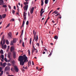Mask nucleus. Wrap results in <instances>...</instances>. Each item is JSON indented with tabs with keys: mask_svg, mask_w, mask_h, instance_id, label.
Here are the masks:
<instances>
[{
	"mask_svg": "<svg viewBox=\"0 0 76 76\" xmlns=\"http://www.w3.org/2000/svg\"><path fill=\"white\" fill-rule=\"evenodd\" d=\"M0 53L1 54H4V52H3V50H1L0 51Z\"/></svg>",
	"mask_w": 76,
	"mask_h": 76,
	"instance_id": "22",
	"label": "nucleus"
},
{
	"mask_svg": "<svg viewBox=\"0 0 76 76\" xmlns=\"http://www.w3.org/2000/svg\"><path fill=\"white\" fill-rule=\"evenodd\" d=\"M28 55L30 56L31 55V53L30 52V50H28Z\"/></svg>",
	"mask_w": 76,
	"mask_h": 76,
	"instance_id": "23",
	"label": "nucleus"
},
{
	"mask_svg": "<svg viewBox=\"0 0 76 76\" xmlns=\"http://www.w3.org/2000/svg\"><path fill=\"white\" fill-rule=\"evenodd\" d=\"M43 10V9L42 8L41 9V11H40L41 12H42Z\"/></svg>",
	"mask_w": 76,
	"mask_h": 76,
	"instance_id": "61",
	"label": "nucleus"
},
{
	"mask_svg": "<svg viewBox=\"0 0 76 76\" xmlns=\"http://www.w3.org/2000/svg\"><path fill=\"white\" fill-rule=\"evenodd\" d=\"M12 65H14L15 64V62L14 61H12Z\"/></svg>",
	"mask_w": 76,
	"mask_h": 76,
	"instance_id": "52",
	"label": "nucleus"
},
{
	"mask_svg": "<svg viewBox=\"0 0 76 76\" xmlns=\"http://www.w3.org/2000/svg\"><path fill=\"white\" fill-rule=\"evenodd\" d=\"M44 50H45V51H47V49H46L45 48Z\"/></svg>",
	"mask_w": 76,
	"mask_h": 76,
	"instance_id": "63",
	"label": "nucleus"
},
{
	"mask_svg": "<svg viewBox=\"0 0 76 76\" xmlns=\"http://www.w3.org/2000/svg\"><path fill=\"white\" fill-rule=\"evenodd\" d=\"M36 45H37V46L38 47H39V43H36Z\"/></svg>",
	"mask_w": 76,
	"mask_h": 76,
	"instance_id": "45",
	"label": "nucleus"
},
{
	"mask_svg": "<svg viewBox=\"0 0 76 76\" xmlns=\"http://www.w3.org/2000/svg\"><path fill=\"white\" fill-rule=\"evenodd\" d=\"M9 48H10V47L8 45V48H7L8 50H9Z\"/></svg>",
	"mask_w": 76,
	"mask_h": 76,
	"instance_id": "62",
	"label": "nucleus"
},
{
	"mask_svg": "<svg viewBox=\"0 0 76 76\" xmlns=\"http://www.w3.org/2000/svg\"><path fill=\"white\" fill-rule=\"evenodd\" d=\"M4 39V36L3 35V37H2L1 39V41H3Z\"/></svg>",
	"mask_w": 76,
	"mask_h": 76,
	"instance_id": "44",
	"label": "nucleus"
},
{
	"mask_svg": "<svg viewBox=\"0 0 76 76\" xmlns=\"http://www.w3.org/2000/svg\"><path fill=\"white\" fill-rule=\"evenodd\" d=\"M13 58H16V54L15 53H13Z\"/></svg>",
	"mask_w": 76,
	"mask_h": 76,
	"instance_id": "11",
	"label": "nucleus"
},
{
	"mask_svg": "<svg viewBox=\"0 0 76 76\" xmlns=\"http://www.w3.org/2000/svg\"><path fill=\"white\" fill-rule=\"evenodd\" d=\"M2 17L1 15H0V20H2Z\"/></svg>",
	"mask_w": 76,
	"mask_h": 76,
	"instance_id": "39",
	"label": "nucleus"
},
{
	"mask_svg": "<svg viewBox=\"0 0 76 76\" xmlns=\"http://www.w3.org/2000/svg\"><path fill=\"white\" fill-rule=\"evenodd\" d=\"M15 49H14V47L13 46H11V49H10V51L11 52H12V51H14Z\"/></svg>",
	"mask_w": 76,
	"mask_h": 76,
	"instance_id": "9",
	"label": "nucleus"
},
{
	"mask_svg": "<svg viewBox=\"0 0 76 76\" xmlns=\"http://www.w3.org/2000/svg\"><path fill=\"white\" fill-rule=\"evenodd\" d=\"M44 12H45V10H44V11H43L42 12H41V11H40V13H43Z\"/></svg>",
	"mask_w": 76,
	"mask_h": 76,
	"instance_id": "54",
	"label": "nucleus"
},
{
	"mask_svg": "<svg viewBox=\"0 0 76 76\" xmlns=\"http://www.w3.org/2000/svg\"><path fill=\"white\" fill-rule=\"evenodd\" d=\"M3 40L1 41V42H0V44L2 45V46L3 45V44H2V41Z\"/></svg>",
	"mask_w": 76,
	"mask_h": 76,
	"instance_id": "37",
	"label": "nucleus"
},
{
	"mask_svg": "<svg viewBox=\"0 0 76 76\" xmlns=\"http://www.w3.org/2000/svg\"><path fill=\"white\" fill-rule=\"evenodd\" d=\"M2 48H7V45H4V46H3V45L2 46Z\"/></svg>",
	"mask_w": 76,
	"mask_h": 76,
	"instance_id": "16",
	"label": "nucleus"
},
{
	"mask_svg": "<svg viewBox=\"0 0 76 76\" xmlns=\"http://www.w3.org/2000/svg\"><path fill=\"white\" fill-rule=\"evenodd\" d=\"M60 15V14L59 13H58V14H57L56 15H55V17H56L57 16H58V15Z\"/></svg>",
	"mask_w": 76,
	"mask_h": 76,
	"instance_id": "40",
	"label": "nucleus"
},
{
	"mask_svg": "<svg viewBox=\"0 0 76 76\" xmlns=\"http://www.w3.org/2000/svg\"><path fill=\"white\" fill-rule=\"evenodd\" d=\"M13 69H14V70H15L16 72H18V69L16 66H14V68H11V70L12 71H13Z\"/></svg>",
	"mask_w": 76,
	"mask_h": 76,
	"instance_id": "3",
	"label": "nucleus"
},
{
	"mask_svg": "<svg viewBox=\"0 0 76 76\" xmlns=\"http://www.w3.org/2000/svg\"><path fill=\"white\" fill-rule=\"evenodd\" d=\"M13 8L14 10H16V7L15 6H14V7H13Z\"/></svg>",
	"mask_w": 76,
	"mask_h": 76,
	"instance_id": "47",
	"label": "nucleus"
},
{
	"mask_svg": "<svg viewBox=\"0 0 76 76\" xmlns=\"http://www.w3.org/2000/svg\"><path fill=\"white\" fill-rule=\"evenodd\" d=\"M32 54L34 53V52H35L36 53H38V50L36 49H32V50H31Z\"/></svg>",
	"mask_w": 76,
	"mask_h": 76,
	"instance_id": "4",
	"label": "nucleus"
},
{
	"mask_svg": "<svg viewBox=\"0 0 76 76\" xmlns=\"http://www.w3.org/2000/svg\"><path fill=\"white\" fill-rule=\"evenodd\" d=\"M28 5H26L25 6H24V10L25 11H27V9L28 8Z\"/></svg>",
	"mask_w": 76,
	"mask_h": 76,
	"instance_id": "7",
	"label": "nucleus"
},
{
	"mask_svg": "<svg viewBox=\"0 0 76 76\" xmlns=\"http://www.w3.org/2000/svg\"><path fill=\"white\" fill-rule=\"evenodd\" d=\"M16 40H17L16 38L13 39V41H12V42H13V43H15L16 42Z\"/></svg>",
	"mask_w": 76,
	"mask_h": 76,
	"instance_id": "14",
	"label": "nucleus"
},
{
	"mask_svg": "<svg viewBox=\"0 0 76 76\" xmlns=\"http://www.w3.org/2000/svg\"><path fill=\"white\" fill-rule=\"evenodd\" d=\"M4 72V71H1V73H0V76H2V74H3V73Z\"/></svg>",
	"mask_w": 76,
	"mask_h": 76,
	"instance_id": "25",
	"label": "nucleus"
},
{
	"mask_svg": "<svg viewBox=\"0 0 76 76\" xmlns=\"http://www.w3.org/2000/svg\"><path fill=\"white\" fill-rule=\"evenodd\" d=\"M45 4H48V0H45Z\"/></svg>",
	"mask_w": 76,
	"mask_h": 76,
	"instance_id": "20",
	"label": "nucleus"
},
{
	"mask_svg": "<svg viewBox=\"0 0 76 76\" xmlns=\"http://www.w3.org/2000/svg\"><path fill=\"white\" fill-rule=\"evenodd\" d=\"M4 60L6 62H7L8 61L7 60V59L6 58H4Z\"/></svg>",
	"mask_w": 76,
	"mask_h": 76,
	"instance_id": "32",
	"label": "nucleus"
},
{
	"mask_svg": "<svg viewBox=\"0 0 76 76\" xmlns=\"http://www.w3.org/2000/svg\"><path fill=\"white\" fill-rule=\"evenodd\" d=\"M28 3L27 2H24V5H26L27 4H28Z\"/></svg>",
	"mask_w": 76,
	"mask_h": 76,
	"instance_id": "43",
	"label": "nucleus"
},
{
	"mask_svg": "<svg viewBox=\"0 0 76 76\" xmlns=\"http://www.w3.org/2000/svg\"><path fill=\"white\" fill-rule=\"evenodd\" d=\"M8 38L9 39H11V33L10 32L8 33Z\"/></svg>",
	"mask_w": 76,
	"mask_h": 76,
	"instance_id": "6",
	"label": "nucleus"
},
{
	"mask_svg": "<svg viewBox=\"0 0 76 76\" xmlns=\"http://www.w3.org/2000/svg\"><path fill=\"white\" fill-rule=\"evenodd\" d=\"M8 57L9 58H10V54H8Z\"/></svg>",
	"mask_w": 76,
	"mask_h": 76,
	"instance_id": "42",
	"label": "nucleus"
},
{
	"mask_svg": "<svg viewBox=\"0 0 76 76\" xmlns=\"http://www.w3.org/2000/svg\"><path fill=\"white\" fill-rule=\"evenodd\" d=\"M1 58L2 59H4V55H1Z\"/></svg>",
	"mask_w": 76,
	"mask_h": 76,
	"instance_id": "21",
	"label": "nucleus"
},
{
	"mask_svg": "<svg viewBox=\"0 0 76 76\" xmlns=\"http://www.w3.org/2000/svg\"><path fill=\"white\" fill-rule=\"evenodd\" d=\"M58 12H57L56 11H55L54 12H53V13H55V14H58Z\"/></svg>",
	"mask_w": 76,
	"mask_h": 76,
	"instance_id": "24",
	"label": "nucleus"
},
{
	"mask_svg": "<svg viewBox=\"0 0 76 76\" xmlns=\"http://www.w3.org/2000/svg\"><path fill=\"white\" fill-rule=\"evenodd\" d=\"M6 43L7 45L9 44V41H8V39L6 40Z\"/></svg>",
	"mask_w": 76,
	"mask_h": 76,
	"instance_id": "18",
	"label": "nucleus"
},
{
	"mask_svg": "<svg viewBox=\"0 0 76 76\" xmlns=\"http://www.w3.org/2000/svg\"><path fill=\"white\" fill-rule=\"evenodd\" d=\"M23 30H22V33H21V35H20V37H21V36H22L23 34Z\"/></svg>",
	"mask_w": 76,
	"mask_h": 76,
	"instance_id": "31",
	"label": "nucleus"
},
{
	"mask_svg": "<svg viewBox=\"0 0 76 76\" xmlns=\"http://www.w3.org/2000/svg\"><path fill=\"white\" fill-rule=\"evenodd\" d=\"M2 7L4 8H7V5H2Z\"/></svg>",
	"mask_w": 76,
	"mask_h": 76,
	"instance_id": "28",
	"label": "nucleus"
},
{
	"mask_svg": "<svg viewBox=\"0 0 76 76\" xmlns=\"http://www.w3.org/2000/svg\"><path fill=\"white\" fill-rule=\"evenodd\" d=\"M53 10H51L50 11V12H49V15H50L51 12H53Z\"/></svg>",
	"mask_w": 76,
	"mask_h": 76,
	"instance_id": "34",
	"label": "nucleus"
},
{
	"mask_svg": "<svg viewBox=\"0 0 76 76\" xmlns=\"http://www.w3.org/2000/svg\"><path fill=\"white\" fill-rule=\"evenodd\" d=\"M34 7H32L31 9L30 10V14H32V13L34 12Z\"/></svg>",
	"mask_w": 76,
	"mask_h": 76,
	"instance_id": "8",
	"label": "nucleus"
},
{
	"mask_svg": "<svg viewBox=\"0 0 76 76\" xmlns=\"http://www.w3.org/2000/svg\"><path fill=\"white\" fill-rule=\"evenodd\" d=\"M12 14H15V10H12Z\"/></svg>",
	"mask_w": 76,
	"mask_h": 76,
	"instance_id": "35",
	"label": "nucleus"
},
{
	"mask_svg": "<svg viewBox=\"0 0 76 76\" xmlns=\"http://www.w3.org/2000/svg\"><path fill=\"white\" fill-rule=\"evenodd\" d=\"M8 66H11L10 64V63H8Z\"/></svg>",
	"mask_w": 76,
	"mask_h": 76,
	"instance_id": "56",
	"label": "nucleus"
},
{
	"mask_svg": "<svg viewBox=\"0 0 76 76\" xmlns=\"http://www.w3.org/2000/svg\"><path fill=\"white\" fill-rule=\"evenodd\" d=\"M31 65V61H28V67H29V66Z\"/></svg>",
	"mask_w": 76,
	"mask_h": 76,
	"instance_id": "15",
	"label": "nucleus"
},
{
	"mask_svg": "<svg viewBox=\"0 0 76 76\" xmlns=\"http://www.w3.org/2000/svg\"><path fill=\"white\" fill-rule=\"evenodd\" d=\"M8 7H9V9H11V6H10L9 5V6H8Z\"/></svg>",
	"mask_w": 76,
	"mask_h": 76,
	"instance_id": "49",
	"label": "nucleus"
},
{
	"mask_svg": "<svg viewBox=\"0 0 76 76\" xmlns=\"http://www.w3.org/2000/svg\"><path fill=\"white\" fill-rule=\"evenodd\" d=\"M25 24V21L24 20H23V23H22V25L20 26V27L21 28H22V27H24V25Z\"/></svg>",
	"mask_w": 76,
	"mask_h": 76,
	"instance_id": "12",
	"label": "nucleus"
},
{
	"mask_svg": "<svg viewBox=\"0 0 76 76\" xmlns=\"http://www.w3.org/2000/svg\"><path fill=\"white\" fill-rule=\"evenodd\" d=\"M26 13H25V12H24L23 16H24V20H25L26 19Z\"/></svg>",
	"mask_w": 76,
	"mask_h": 76,
	"instance_id": "10",
	"label": "nucleus"
},
{
	"mask_svg": "<svg viewBox=\"0 0 76 76\" xmlns=\"http://www.w3.org/2000/svg\"><path fill=\"white\" fill-rule=\"evenodd\" d=\"M14 43L13 42V41H11V43H10V45H13V43Z\"/></svg>",
	"mask_w": 76,
	"mask_h": 76,
	"instance_id": "26",
	"label": "nucleus"
},
{
	"mask_svg": "<svg viewBox=\"0 0 76 76\" xmlns=\"http://www.w3.org/2000/svg\"><path fill=\"white\" fill-rule=\"evenodd\" d=\"M18 61H20V66H23L25 62L26 63L28 61V58L25 55H24L23 56H20L18 57Z\"/></svg>",
	"mask_w": 76,
	"mask_h": 76,
	"instance_id": "1",
	"label": "nucleus"
},
{
	"mask_svg": "<svg viewBox=\"0 0 76 76\" xmlns=\"http://www.w3.org/2000/svg\"><path fill=\"white\" fill-rule=\"evenodd\" d=\"M28 24V21H27L26 22V25H27Z\"/></svg>",
	"mask_w": 76,
	"mask_h": 76,
	"instance_id": "41",
	"label": "nucleus"
},
{
	"mask_svg": "<svg viewBox=\"0 0 76 76\" xmlns=\"http://www.w3.org/2000/svg\"><path fill=\"white\" fill-rule=\"evenodd\" d=\"M22 46L23 47H25L24 42H23V43L22 44Z\"/></svg>",
	"mask_w": 76,
	"mask_h": 76,
	"instance_id": "33",
	"label": "nucleus"
},
{
	"mask_svg": "<svg viewBox=\"0 0 76 76\" xmlns=\"http://www.w3.org/2000/svg\"><path fill=\"white\" fill-rule=\"evenodd\" d=\"M6 65V63H4L2 64L1 65V66H2L4 67Z\"/></svg>",
	"mask_w": 76,
	"mask_h": 76,
	"instance_id": "13",
	"label": "nucleus"
},
{
	"mask_svg": "<svg viewBox=\"0 0 76 76\" xmlns=\"http://www.w3.org/2000/svg\"><path fill=\"white\" fill-rule=\"evenodd\" d=\"M10 68L9 66H7L5 68L4 70L5 71H10Z\"/></svg>",
	"mask_w": 76,
	"mask_h": 76,
	"instance_id": "5",
	"label": "nucleus"
},
{
	"mask_svg": "<svg viewBox=\"0 0 76 76\" xmlns=\"http://www.w3.org/2000/svg\"><path fill=\"white\" fill-rule=\"evenodd\" d=\"M31 38H30V39L29 40V44H30V45H31Z\"/></svg>",
	"mask_w": 76,
	"mask_h": 76,
	"instance_id": "27",
	"label": "nucleus"
},
{
	"mask_svg": "<svg viewBox=\"0 0 76 76\" xmlns=\"http://www.w3.org/2000/svg\"><path fill=\"white\" fill-rule=\"evenodd\" d=\"M33 34L34 35V39H33V41H35L36 42L38 40V36L37 35L36 37V32L34 30H33Z\"/></svg>",
	"mask_w": 76,
	"mask_h": 76,
	"instance_id": "2",
	"label": "nucleus"
},
{
	"mask_svg": "<svg viewBox=\"0 0 76 76\" xmlns=\"http://www.w3.org/2000/svg\"><path fill=\"white\" fill-rule=\"evenodd\" d=\"M53 52V51L52 50L51 51V52H50V54H49V56H48V57H50V56H51V55H52V53Z\"/></svg>",
	"mask_w": 76,
	"mask_h": 76,
	"instance_id": "19",
	"label": "nucleus"
},
{
	"mask_svg": "<svg viewBox=\"0 0 76 76\" xmlns=\"http://www.w3.org/2000/svg\"><path fill=\"white\" fill-rule=\"evenodd\" d=\"M34 41H33L32 42V45L33 46V45H34Z\"/></svg>",
	"mask_w": 76,
	"mask_h": 76,
	"instance_id": "50",
	"label": "nucleus"
},
{
	"mask_svg": "<svg viewBox=\"0 0 76 76\" xmlns=\"http://www.w3.org/2000/svg\"><path fill=\"white\" fill-rule=\"evenodd\" d=\"M24 69H27L28 68H27V66H26V67H25V68Z\"/></svg>",
	"mask_w": 76,
	"mask_h": 76,
	"instance_id": "48",
	"label": "nucleus"
},
{
	"mask_svg": "<svg viewBox=\"0 0 76 76\" xmlns=\"http://www.w3.org/2000/svg\"><path fill=\"white\" fill-rule=\"evenodd\" d=\"M3 41V44L4 45L5 44V40H4V41Z\"/></svg>",
	"mask_w": 76,
	"mask_h": 76,
	"instance_id": "46",
	"label": "nucleus"
},
{
	"mask_svg": "<svg viewBox=\"0 0 76 76\" xmlns=\"http://www.w3.org/2000/svg\"><path fill=\"white\" fill-rule=\"evenodd\" d=\"M8 76H14V75H8Z\"/></svg>",
	"mask_w": 76,
	"mask_h": 76,
	"instance_id": "64",
	"label": "nucleus"
},
{
	"mask_svg": "<svg viewBox=\"0 0 76 76\" xmlns=\"http://www.w3.org/2000/svg\"><path fill=\"white\" fill-rule=\"evenodd\" d=\"M0 3H4V1L3 0H0Z\"/></svg>",
	"mask_w": 76,
	"mask_h": 76,
	"instance_id": "36",
	"label": "nucleus"
},
{
	"mask_svg": "<svg viewBox=\"0 0 76 76\" xmlns=\"http://www.w3.org/2000/svg\"><path fill=\"white\" fill-rule=\"evenodd\" d=\"M41 6H42L43 5V1L42 0H41Z\"/></svg>",
	"mask_w": 76,
	"mask_h": 76,
	"instance_id": "29",
	"label": "nucleus"
},
{
	"mask_svg": "<svg viewBox=\"0 0 76 76\" xmlns=\"http://www.w3.org/2000/svg\"><path fill=\"white\" fill-rule=\"evenodd\" d=\"M57 38H58V37H57V36L56 35L55 36V37H54V39H57Z\"/></svg>",
	"mask_w": 76,
	"mask_h": 76,
	"instance_id": "30",
	"label": "nucleus"
},
{
	"mask_svg": "<svg viewBox=\"0 0 76 76\" xmlns=\"http://www.w3.org/2000/svg\"><path fill=\"white\" fill-rule=\"evenodd\" d=\"M22 42V40L20 39V44L21 43V42Z\"/></svg>",
	"mask_w": 76,
	"mask_h": 76,
	"instance_id": "59",
	"label": "nucleus"
},
{
	"mask_svg": "<svg viewBox=\"0 0 76 76\" xmlns=\"http://www.w3.org/2000/svg\"><path fill=\"white\" fill-rule=\"evenodd\" d=\"M9 26H10V24H8V25H7V26H6V28H8V27H9Z\"/></svg>",
	"mask_w": 76,
	"mask_h": 76,
	"instance_id": "38",
	"label": "nucleus"
},
{
	"mask_svg": "<svg viewBox=\"0 0 76 76\" xmlns=\"http://www.w3.org/2000/svg\"><path fill=\"white\" fill-rule=\"evenodd\" d=\"M42 14H43V13H40V16L41 17L42 16Z\"/></svg>",
	"mask_w": 76,
	"mask_h": 76,
	"instance_id": "55",
	"label": "nucleus"
},
{
	"mask_svg": "<svg viewBox=\"0 0 76 76\" xmlns=\"http://www.w3.org/2000/svg\"><path fill=\"white\" fill-rule=\"evenodd\" d=\"M32 66L34 65V63L33 61H32Z\"/></svg>",
	"mask_w": 76,
	"mask_h": 76,
	"instance_id": "57",
	"label": "nucleus"
},
{
	"mask_svg": "<svg viewBox=\"0 0 76 76\" xmlns=\"http://www.w3.org/2000/svg\"><path fill=\"white\" fill-rule=\"evenodd\" d=\"M47 21L48 20H46V21H45V25L46 23H47Z\"/></svg>",
	"mask_w": 76,
	"mask_h": 76,
	"instance_id": "60",
	"label": "nucleus"
},
{
	"mask_svg": "<svg viewBox=\"0 0 76 76\" xmlns=\"http://www.w3.org/2000/svg\"><path fill=\"white\" fill-rule=\"evenodd\" d=\"M2 70V68L1 67H0V71H1Z\"/></svg>",
	"mask_w": 76,
	"mask_h": 76,
	"instance_id": "58",
	"label": "nucleus"
},
{
	"mask_svg": "<svg viewBox=\"0 0 76 76\" xmlns=\"http://www.w3.org/2000/svg\"><path fill=\"white\" fill-rule=\"evenodd\" d=\"M16 14H17V15H18V16H20V15L18 12H16Z\"/></svg>",
	"mask_w": 76,
	"mask_h": 76,
	"instance_id": "51",
	"label": "nucleus"
},
{
	"mask_svg": "<svg viewBox=\"0 0 76 76\" xmlns=\"http://www.w3.org/2000/svg\"><path fill=\"white\" fill-rule=\"evenodd\" d=\"M12 21L13 22H14L15 21V19H11Z\"/></svg>",
	"mask_w": 76,
	"mask_h": 76,
	"instance_id": "53",
	"label": "nucleus"
},
{
	"mask_svg": "<svg viewBox=\"0 0 76 76\" xmlns=\"http://www.w3.org/2000/svg\"><path fill=\"white\" fill-rule=\"evenodd\" d=\"M6 14H3L2 15V17L3 18H4L5 17H6Z\"/></svg>",
	"mask_w": 76,
	"mask_h": 76,
	"instance_id": "17",
	"label": "nucleus"
}]
</instances>
